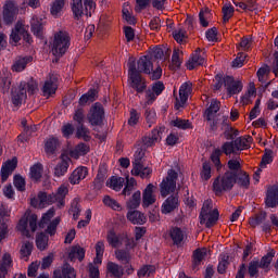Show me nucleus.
I'll list each match as a JSON object with an SVG mask.
<instances>
[{"label": "nucleus", "instance_id": "1", "mask_svg": "<svg viewBox=\"0 0 278 278\" xmlns=\"http://www.w3.org/2000/svg\"><path fill=\"white\" fill-rule=\"evenodd\" d=\"M71 47V35L66 30H59L54 34L52 53L55 58H62Z\"/></svg>", "mask_w": 278, "mask_h": 278}, {"label": "nucleus", "instance_id": "2", "mask_svg": "<svg viewBox=\"0 0 278 278\" xmlns=\"http://www.w3.org/2000/svg\"><path fill=\"white\" fill-rule=\"evenodd\" d=\"M236 173L226 172L222 177L218 176L213 182V190L216 194L222 192H229L236 186Z\"/></svg>", "mask_w": 278, "mask_h": 278}, {"label": "nucleus", "instance_id": "3", "mask_svg": "<svg viewBox=\"0 0 278 278\" xmlns=\"http://www.w3.org/2000/svg\"><path fill=\"white\" fill-rule=\"evenodd\" d=\"M87 121L91 127H103L105 121V108L101 102H94L87 114Z\"/></svg>", "mask_w": 278, "mask_h": 278}, {"label": "nucleus", "instance_id": "4", "mask_svg": "<svg viewBox=\"0 0 278 278\" xmlns=\"http://www.w3.org/2000/svg\"><path fill=\"white\" fill-rule=\"evenodd\" d=\"M21 36L23 37L24 42L31 45L34 40L31 39V35L25 28V24L23 21H17L14 25V28L11 30L9 42L10 45H18L21 42Z\"/></svg>", "mask_w": 278, "mask_h": 278}, {"label": "nucleus", "instance_id": "5", "mask_svg": "<svg viewBox=\"0 0 278 278\" xmlns=\"http://www.w3.org/2000/svg\"><path fill=\"white\" fill-rule=\"evenodd\" d=\"M177 179H179V174L175 169H168L167 176L160 184L161 197H168L170 192H175L177 188Z\"/></svg>", "mask_w": 278, "mask_h": 278}, {"label": "nucleus", "instance_id": "6", "mask_svg": "<svg viewBox=\"0 0 278 278\" xmlns=\"http://www.w3.org/2000/svg\"><path fill=\"white\" fill-rule=\"evenodd\" d=\"M151 173H153V169L142 164V156H140V153L135 156V160L132 161L131 175L135 177H141V179H149V177H151Z\"/></svg>", "mask_w": 278, "mask_h": 278}, {"label": "nucleus", "instance_id": "7", "mask_svg": "<svg viewBox=\"0 0 278 278\" xmlns=\"http://www.w3.org/2000/svg\"><path fill=\"white\" fill-rule=\"evenodd\" d=\"M16 14H18V7H16V3L12 0L7 1L2 11L4 25H12L16 20Z\"/></svg>", "mask_w": 278, "mask_h": 278}, {"label": "nucleus", "instance_id": "8", "mask_svg": "<svg viewBox=\"0 0 278 278\" xmlns=\"http://www.w3.org/2000/svg\"><path fill=\"white\" fill-rule=\"evenodd\" d=\"M224 86L227 90V93L230 97H233V94H240V91L242 90V81L236 80L233 76H225L224 77Z\"/></svg>", "mask_w": 278, "mask_h": 278}, {"label": "nucleus", "instance_id": "9", "mask_svg": "<svg viewBox=\"0 0 278 278\" xmlns=\"http://www.w3.org/2000/svg\"><path fill=\"white\" fill-rule=\"evenodd\" d=\"M192 91V85L188 83H184L179 88V99H176L175 108L179 110V108H184L188 102V97Z\"/></svg>", "mask_w": 278, "mask_h": 278}, {"label": "nucleus", "instance_id": "10", "mask_svg": "<svg viewBox=\"0 0 278 278\" xmlns=\"http://www.w3.org/2000/svg\"><path fill=\"white\" fill-rule=\"evenodd\" d=\"M130 88L137 92V94H144L147 91V79L142 77V74L137 76H130Z\"/></svg>", "mask_w": 278, "mask_h": 278}, {"label": "nucleus", "instance_id": "11", "mask_svg": "<svg viewBox=\"0 0 278 278\" xmlns=\"http://www.w3.org/2000/svg\"><path fill=\"white\" fill-rule=\"evenodd\" d=\"M97 99H99V91L94 88H90L86 93H84L79 98L78 105L79 108H86V105H90L91 103H94Z\"/></svg>", "mask_w": 278, "mask_h": 278}, {"label": "nucleus", "instance_id": "12", "mask_svg": "<svg viewBox=\"0 0 278 278\" xmlns=\"http://www.w3.org/2000/svg\"><path fill=\"white\" fill-rule=\"evenodd\" d=\"M179 207V197L169 195L162 204L161 212L162 214H170Z\"/></svg>", "mask_w": 278, "mask_h": 278}, {"label": "nucleus", "instance_id": "13", "mask_svg": "<svg viewBox=\"0 0 278 278\" xmlns=\"http://www.w3.org/2000/svg\"><path fill=\"white\" fill-rule=\"evenodd\" d=\"M169 238L173 241L174 247H181L184 240H186V231L180 227L174 226L169 229Z\"/></svg>", "mask_w": 278, "mask_h": 278}, {"label": "nucleus", "instance_id": "14", "mask_svg": "<svg viewBox=\"0 0 278 278\" xmlns=\"http://www.w3.org/2000/svg\"><path fill=\"white\" fill-rule=\"evenodd\" d=\"M88 177V167L80 166L73 170V173L70 175L68 181L72 186H77L83 179H86Z\"/></svg>", "mask_w": 278, "mask_h": 278}, {"label": "nucleus", "instance_id": "15", "mask_svg": "<svg viewBox=\"0 0 278 278\" xmlns=\"http://www.w3.org/2000/svg\"><path fill=\"white\" fill-rule=\"evenodd\" d=\"M139 75L143 73V75H151L153 71V61H151L149 55L141 56L137 62Z\"/></svg>", "mask_w": 278, "mask_h": 278}, {"label": "nucleus", "instance_id": "16", "mask_svg": "<svg viewBox=\"0 0 278 278\" xmlns=\"http://www.w3.org/2000/svg\"><path fill=\"white\" fill-rule=\"evenodd\" d=\"M205 64V58L201 55V50L198 48L190 56L188 63H187V68L189 71H194L197 66H203Z\"/></svg>", "mask_w": 278, "mask_h": 278}, {"label": "nucleus", "instance_id": "17", "mask_svg": "<svg viewBox=\"0 0 278 278\" xmlns=\"http://www.w3.org/2000/svg\"><path fill=\"white\" fill-rule=\"evenodd\" d=\"M58 91V77L50 75L42 87L43 97H51Z\"/></svg>", "mask_w": 278, "mask_h": 278}, {"label": "nucleus", "instance_id": "18", "mask_svg": "<svg viewBox=\"0 0 278 278\" xmlns=\"http://www.w3.org/2000/svg\"><path fill=\"white\" fill-rule=\"evenodd\" d=\"M126 218L132 224V225H146L147 224V215L144 213L134 210L128 211Z\"/></svg>", "mask_w": 278, "mask_h": 278}, {"label": "nucleus", "instance_id": "19", "mask_svg": "<svg viewBox=\"0 0 278 278\" xmlns=\"http://www.w3.org/2000/svg\"><path fill=\"white\" fill-rule=\"evenodd\" d=\"M265 205L267 207H277L278 205V186L274 185L267 190L265 198Z\"/></svg>", "mask_w": 278, "mask_h": 278}, {"label": "nucleus", "instance_id": "20", "mask_svg": "<svg viewBox=\"0 0 278 278\" xmlns=\"http://www.w3.org/2000/svg\"><path fill=\"white\" fill-rule=\"evenodd\" d=\"M235 173V184H238L240 188H244L245 190H249V187L251 186V177H249V174L247 172L240 169L239 172H232Z\"/></svg>", "mask_w": 278, "mask_h": 278}, {"label": "nucleus", "instance_id": "21", "mask_svg": "<svg viewBox=\"0 0 278 278\" xmlns=\"http://www.w3.org/2000/svg\"><path fill=\"white\" fill-rule=\"evenodd\" d=\"M220 110V101L213 99L208 105V108L204 112L205 121L212 122L214 121L216 114H218Z\"/></svg>", "mask_w": 278, "mask_h": 278}, {"label": "nucleus", "instance_id": "22", "mask_svg": "<svg viewBox=\"0 0 278 278\" xmlns=\"http://www.w3.org/2000/svg\"><path fill=\"white\" fill-rule=\"evenodd\" d=\"M30 62H34V56L26 55V56H20L12 65V71L14 73H23L25 68H27V64H30Z\"/></svg>", "mask_w": 278, "mask_h": 278}, {"label": "nucleus", "instance_id": "23", "mask_svg": "<svg viewBox=\"0 0 278 278\" xmlns=\"http://www.w3.org/2000/svg\"><path fill=\"white\" fill-rule=\"evenodd\" d=\"M153 184H149L146 189L143 190L142 194V207H149L150 205H153L155 203V195H153Z\"/></svg>", "mask_w": 278, "mask_h": 278}, {"label": "nucleus", "instance_id": "24", "mask_svg": "<svg viewBox=\"0 0 278 278\" xmlns=\"http://www.w3.org/2000/svg\"><path fill=\"white\" fill-rule=\"evenodd\" d=\"M42 29H45L42 18L33 16L30 21V31L36 36V38H42Z\"/></svg>", "mask_w": 278, "mask_h": 278}, {"label": "nucleus", "instance_id": "25", "mask_svg": "<svg viewBox=\"0 0 278 278\" xmlns=\"http://www.w3.org/2000/svg\"><path fill=\"white\" fill-rule=\"evenodd\" d=\"M207 256V250L203 249H197L193 251L192 254V268L193 270H197L201 263L203 262V260H205V257Z\"/></svg>", "mask_w": 278, "mask_h": 278}, {"label": "nucleus", "instance_id": "26", "mask_svg": "<svg viewBox=\"0 0 278 278\" xmlns=\"http://www.w3.org/2000/svg\"><path fill=\"white\" fill-rule=\"evenodd\" d=\"M68 257L71 262H75L76 260L84 262V258L86 257V250L80 245H73L68 253Z\"/></svg>", "mask_w": 278, "mask_h": 278}, {"label": "nucleus", "instance_id": "27", "mask_svg": "<svg viewBox=\"0 0 278 278\" xmlns=\"http://www.w3.org/2000/svg\"><path fill=\"white\" fill-rule=\"evenodd\" d=\"M71 8L74 14V18L79 21V18H81L85 14L84 0H72Z\"/></svg>", "mask_w": 278, "mask_h": 278}, {"label": "nucleus", "instance_id": "28", "mask_svg": "<svg viewBox=\"0 0 278 278\" xmlns=\"http://www.w3.org/2000/svg\"><path fill=\"white\" fill-rule=\"evenodd\" d=\"M79 126L76 129L75 138L77 140H84V142H90L92 136H90V129H88L84 124H78Z\"/></svg>", "mask_w": 278, "mask_h": 278}, {"label": "nucleus", "instance_id": "29", "mask_svg": "<svg viewBox=\"0 0 278 278\" xmlns=\"http://www.w3.org/2000/svg\"><path fill=\"white\" fill-rule=\"evenodd\" d=\"M12 266V255L10 253H4L2 256V262L0 264V278H5L8 275V269Z\"/></svg>", "mask_w": 278, "mask_h": 278}, {"label": "nucleus", "instance_id": "30", "mask_svg": "<svg viewBox=\"0 0 278 278\" xmlns=\"http://www.w3.org/2000/svg\"><path fill=\"white\" fill-rule=\"evenodd\" d=\"M142 202V193L140 190L136 191L129 201L126 202V207L128 210H138L140 207V203Z\"/></svg>", "mask_w": 278, "mask_h": 278}, {"label": "nucleus", "instance_id": "31", "mask_svg": "<svg viewBox=\"0 0 278 278\" xmlns=\"http://www.w3.org/2000/svg\"><path fill=\"white\" fill-rule=\"evenodd\" d=\"M60 146V140L55 137H51L46 140L45 143V152L47 155H53L55 154V151H58V147Z\"/></svg>", "mask_w": 278, "mask_h": 278}, {"label": "nucleus", "instance_id": "32", "mask_svg": "<svg viewBox=\"0 0 278 278\" xmlns=\"http://www.w3.org/2000/svg\"><path fill=\"white\" fill-rule=\"evenodd\" d=\"M70 166L71 164L68 163V160H61V162H59L54 167V177H64V175L68 173Z\"/></svg>", "mask_w": 278, "mask_h": 278}, {"label": "nucleus", "instance_id": "33", "mask_svg": "<svg viewBox=\"0 0 278 278\" xmlns=\"http://www.w3.org/2000/svg\"><path fill=\"white\" fill-rule=\"evenodd\" d=\"M106 269L115 278H123V275H125V268L114 262H109L106 265Z\"/></svg>", "mask_w": 278, "mask_h": 278}, {"label": "nucleus", "instance_id": "34", "mask_svg": "<svg viewBox=\"0 0 278 278\" xmlns=\"http://www.w3.org/2000/svg\"><path fill=\"white\" fill-rule=\"evenodd\" d=\"M229 268V254L222 253L218 258L217 273L225 275Z\"/></svg>", "mask_w": 278, "mask_h": 278}, {"label": "nucleus", "instance_id": "35", "mask_svg": "<svg viewBox=\"0 0 278 278\" xmlns=\"http://www.w3.org/2000/svg\"><path fill=\"white\" fill-rule=\"evenodd\" d=\"M123 184H125V179L116 176H112L111 179L106 181L108 188L115 190V192H121Z\"/></svg>", "mask_w": 278, "mask_h": 278}, {"label": "nucleus", "instance_id": "36", "mask_svg": "<svg viewBox=\"0 0 278 278\" xmlns=\"http://www.w3.org/2000/svg\"><path fill=\"white\" fill-rule=\"evenodd\" d=\"M251 140H253V137H251V136H248V138L247 137H238L232 142H233L235 149L237 151H244V149H249V142H251Z\"/></svg>", "mask_w": 278, "mask_h": 278}, {"label": "nucleus", "instance_id": "37", "mask_svg": "<svg viewBox=\"0 0 278 278\" xmlns=\"http://www.w3.org/2000/svg\"><path fill=\"white\" fill-rule=\"evenodd\" d=\"M23 99H27V90L20 89L18 91L12 93L11 101L15 108L23 105Z\"/></svg>", "mask_w": 278, "mask_h": 278}, {"label": "nucleus", "instance_id": "38", "mask_svg": "<svg viewBox=\"0 0 278 278\" xmlns=\"http://www.w3.org/2000/svg\"><path fill=\"white\" fill-rule=\"evenodd\" d=\"M58 200V207H64L66 205L65 199L66 194H68V188L65 186H60L56 190V193H54Z\"/></svg>", "mask_w": 278, "mask_h": 278}, {"label": "nucleus", "instance_id": "39", "mask_svg": "<svg viewBox=\"0 0 278 278\" xmlns=\"http://www.w3.org/2000/svg\"><path fill=\"white\" fill-rule=\"evenodd\" d=\"M102 203L106 207L114 210V212H121L123 210V206L121 205V203H118V201H116L115 199H113L110 195H104V198L102 199Z\"/></svg>", "mask_w": 278, "mask_h": 278}, {"label": "nucleus", "instance_id": "40", "mask_svg": "<svg viewBox=\"0 0 278 278\" xmlns=\"http://www.w3.org/2000/svg\"><path fill=\"white\" fill-rule=\"evenodd\" d=\"M170 125L173 127H177V129H182L184 131H186V129H192V123L190 122V119H181L179 117H176V119H173L170 122Z\"/></svg>", "mask_w": 278, "mask_h": 278}, {"label": "nucleus", "instance_id": "41", "mask_svg": "<svg viewBox=\"0 0 278 278\" xmlns=\"http://www.w3.org/2000/svg\"><path fill=\"white\" fill-rule=\"evenodd\" d=\"M30 179L34 181H40L42 179V164L37 163L30 167Z\"/></svg>", "mask_w": 278, "mask_h": 278}, {"label": "nucleus", "instance_id": "42", "mask_svg": "<svg viewBox=\"0 0 278 278\" xmlns=\"http://www.w3.org/2000/svg\"><path fill=\"white\" fill-rule=\"evenodd\" d=\"M115 257L118 260V262L129 264V262H131V252L125 249H119L115 251Z\"/></svg>", "mask_w": 278, "mask_h": 278}, {"label": "nucleus", "instance_id": "43", "mask_svg": "<svg viewBox=\"0 0 278 278\" xmlns=\"http://www.w3.org/2000/svg\"><path fill=\"white\" fill-rule=\"evenodd\" d=\"M219 216H220V213L218 212V208H214L212 212H210L208 218L205 223L206 229H212V227H214L215 224L218 223Z\"/></svg>", "mask_w": 278, "mask_h": 278}, {"label": "nucleus", "instance_id": "44", "mask_svg": "<svg viewBox=\"0 0 278 278\" xmlns=\"http://www.w3.org/2000/svg\"><path fill=\"white\" fill-rule=\"evenodd\" d=\"M200 177L203 179V181H210V179H212V164H210V162L205 161L202 164Z\"/></svg>", "mask_w": 278, "mask_h": 278}, {"label": "nucleus", "instance_id": "45", "mask_svg": "<svg viewBox=\"0 0 278 278\" xmlns=\"http://www.w3.org/2000/svg\"><path fill=\"white\" fill-rule=\"evenodd\" d=\"M223 155V151L220 149H215L211 154V162L214 164L217 170L223 168V163L220 162V156Z\"/></svg>", "mask_w": 278, "mask_h": 278}, {"label": "nucleus", "instance_id": "46", "mask_svg": "<svg viewBox=\"0 0 278 278\" xmlns=\"http://www.w3.org/2000/svg\"><path fill=\"white\" fill-rule=\"evenodd\" d=\"M266 220V212L257 213L254 217H250L249 225L255 229V227L262 225Z\"/></svg>", "mask_w": 278, "mask_h": 278}, {"label": "nucleus", "instance_id": "47", "mask_svg": "<svg viewBox=\"0 0 278 278\" xmlns=\"http://www.w3.org/2000/svg\"><path fill=\"white\" fill-rule=\"evenodd\" d=\"M151 275H155V265H143L138 271L137 277H151Z\"/></svg>", "mask_w": 278, "mask_h": 278}, {"label": "nucleus", "instance_id": "48", "mask_svg": "<svg viewBox=\"0 0 278 278\" xmlns=\"http://www.w3.org/2000/svg\"><path fill=\"white\" fill-rule=\"evenodd\" d=\"M273 257H275V250L267 252V254L261 258L258 262L260 268H268L273 263Z\"/></svg>", "mask_w": 278, "mask_h": 278}, {"label": "nucleus", "instance_id": "49", "mask_svg": "<svg viewBox=\"0 0 278 278\" xmlns=\"http://www.w3.org/2000/svg\"><path fill=\"white\" fill-rule=\"evenodd\" d=\"M253 47V37L244 36L239 42V51H251Z\"/></svg>", "mask_w": 278, "mask_h": 278}, {"label": "nucleus", "instance_id": "50", "mask_svg": "<svg viewBox=\"0 0 278 278\" xmlns=\"http://www.w3.org/2000/svg\"><path fill=\"white\" fill-rule=\"evenodd\" d=\"M103 253H105V243L103 241H98L96 243V264H101L103 260Z\"/></svg>", "mask_w": 278, "mask_h": 278}, {"label": "nucleus", "instance_id": "51", "mask_svg": "<svg viewBox=\"0 0 278 278\" xmlns=\"http://www.w3.org/2000/svg\"><path fill=\"white\" fill-rule=\"evenodd\" d=\"M70 213L73 214L74 220L79 218V214H81V205H79V199L75 198L71 203Z\"/></svg>", "mask_w": 278, "mask_h": 278}, {"label": "nucleus", "instance_id": "52", "mask_svg": "<svg viewBox=\"0 0 278 278\" xmlns=\"http://www.w3.org/2000/svg\"><path fill=\"white\" fill-rule=\"evenodd\" d=\"M106 240L113 249H116L118 244H121V239L118 238V235L114 230H109L106 235Z\"/></svg>", "mask_w": 278, "mask_h": 278}, {"label": "nucleus", "instance_id": "53", "mask_svg": "<svg viewBox=\"0 0 278 278\" xmlns=\"http://www.w3.org/2000/svg\"><path fill=\"white\" fill-rule=\"evenodd\" d=\"M260 261L258 260H253L249 263L248 266V273L251 278L257 277L260 275Z\"/></svg>", "mask_w": 278, "mask_h": 278}, {"label": "nucleus", "instance_id": "54", "mask_svg": "<svg viewBox=\"0 0 278 278\" xmlns=\"http://www.w3.org/2000/svg\"><path fill=\"white\" fill-rule=\"evenodd\" d=\"M13 186L16 188L18 192H25V178H23L21 174H16L13 178Z\"/></svg>", "mask_w": 278, "mask_h": 278}, {"label": "nucleus", "instance_id": "55", "mask_svg": "<svg viewBox=\"0 0 278 278\" xmlns=\"http://www.w3.org/2000/svg\"><path fill=\"white\" fill-rule=\"evenodd\" d=\"M48 241L49 239L47 238V235H45V232H40L39 235H37L36 237L37 249H39V251H45V249H47Z\"/></svg>", "mask_w": 278, "mask_h": 278}, {"label": "nucleus", "instance_id": "56", "mask_svg": "<svg viewBox=\"0 0 278 278\" xmlns=\"http://www.w3.org/2000/svg\"><path fill=\"white\" fill-rule=\"evenodd\" d=\"M62 278H77V271L70 264L65 265L61 270Z\"/></svg>", "mask_w": 278, "mask_h": 278}, {"label": "nucleus", "instance_id": "57", "mask_svg": "<svg viewBox=\"0 0 278 278\" xmlns=\"http://www.w3.org/2000/svg\"><path fill=\"white\" fill-rule=\"evenodd\" d=\"M65 2L64 0H54L51 7L52 16H58L62 10H64Z\"/></svg>", "mask_w": 278, "mask_h": 278}, {"label": "nucleus", "instance_id": "58", "mask_svg": "<svg viewBox=\"0 0 278 278\" xmlns=\"http://www.w3.org/2000/svg\"><path fill=\"white\" fill-rule=\"evenodd\" d=\"M222 12L224 23H229V20L233 16V12H236V10L233 9V5H224Z\"/></svg>", "mask_w": 278, "mask_h": 278}, {"label": "nucleus", "instance_id": "59", "mask_svg": "<svg viewBox=\"0 0 278 278\" xmlns=\"http://www.w3.org/2000/svg\"><path fill=\"white\" fill-rule=\"evenodd\" d=\"M31 251H34V243L28 241L20 250L21 257L23 260H25V257H29V255H31Z\"/></svg>", "mask_w": 278, "mask_h": 278}, {"label": "nucleus", "instance_id": "60", "mask_svg": "<svg viewBox=\"0 0 278 278\" xmlns=\"http://www.w3.org/2000/svg\"><path fill=\"white\" fill-rule=\"evenodd\" d=\"M268 164H273V150H266V152L262 156L260 167L266 168V166H268Z\"/></svg>", "mask_w": 278, "mask_h": 278}, {"label": "nucleus", "instance_id": "61", "mask_svg": "<svg viewBox=\"0 0 278 278\" xmlns=\"http://www.w3.org/2000/svg\"><path fill=\"white\" fill-rule=\"evenodd\" d=\"M205 38L208 40V42H218V28H208L205 31Z\"/></svg>", "mask_w": 278, "mask_h": 278}, {"label": "nucleus", "instance_id": "62", "mask_svg": "<svg viewBox=\"0 0 278 278\" xmlns=\"http://www.w3.org/2000/svg\"><path fill=\"white\" fill-rule=\"evenodd\" d=\"M74 121L78 124V125H84V121L86 119V115L84 114V108L83 106H78L75 110L74 116H73Z\"/></svg>", "mask_w": 278, "mask_h": 278}, {"label": "nucleus", "instance_id": "63", "mask_svg": "<svg viewBox=\"0 0 278 278\" xmlns=\"http://www.w3.org/2000/svg\"><path fill=\"white\" fill-rule=\"evenodd\" d=\"M94 8H97V3H94V0H84V10L86 16H92Z\"/></svg>", "mask_w": 278, "mask_h": 278}, {"label": "nucleus", "instance_id": "64", "mask_svg": "<svg viewBox=\"0 0 278 278\" xmlns=\"http://www.w3.org/2000/svg\"><path fill=\"white\" fill-rule=\"evenodd\" d=\"M60 217H55L46 229V233L53 236L58 231V225H60Z\"/></svg>", "mask_w": 278, "mask_h": 278}]
</instances>
